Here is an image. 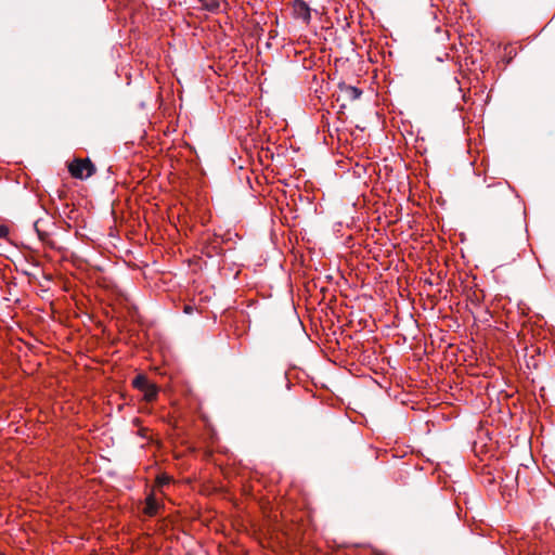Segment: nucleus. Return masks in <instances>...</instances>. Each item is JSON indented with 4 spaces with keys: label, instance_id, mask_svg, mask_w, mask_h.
<instances>
[{
    "label": "nucleus",
    "instance_id": "f257e3e1",
    "mask_svg": "<svg viewBox=\"0 0 555 555\" xmlns=\"http://www.w3.org/2000/svg\"><path fill=\"white\" fill-rule=\"evenodd\" d=\"M509 196L508 186L504 183H496L488 185L482 197L483 201L490 206H500Z\"/></svg>",
    "mask_w": 555,
    "mask_h": 555
},
{
    "label": "nucleus",
    "instance_id": "f03ea898",
    "mask_svg": "<svg viewBox=\"0 0 555 555\" xmlns=\"http://www.w3.org/2000/svg\"><path fill=\"white\" fill-rule=\"evenodd\" d=\"M68 171L74 178L83 180L91 177L95 168L89 159L76 158L68 165Z\"/></svg>",
    "mask_w": 555,
    "mask_h": 555
},
{
    "label": "nucleus",
    "instance_id": "7ed1b4c3",
    "mask_svg": "<svg viewBox=\"0 0 555 555\" xmlns=\"http://www.w3.org/2000/svg\"><path fill=\"white\" fill-rule=\"evenodd\" d=\"M132 385L143 393L145 401L152 402L157 398L158 388L155 384L151 383L146 376L141 374L135 376L132 380Z\"/></svg>",
    "mask_w": 555,
    "mask_h": 555
},
{
    "label": "nucleus",
    "instance_id": "20e7f679",
    "mask_svg": "<svg viewBox=\"0 0 555 555\" xmlns=\"http://www.w3.org/2000/svg\"><path fill=\"white\" fill-rule=\"evenodd\" d=\"M293 15L297 20H301L305 24L311 21V9L309 4L302 0L293 1Z\"/></svg>",
    "mask_w": 555,
    "mask_h": 555
},
{
    "label": "nucleus",
    "instance_id": "39448f33",
    "mask_svg": "<svg viewBox=\"0 0 555 555\" xmlns=\"http://www.w3.org/2000/svg\"><path fill=\"white\" fill-rule=\"evenodd\" d=\"M339 88L345 96L351 101L359 99L362 94V91L353 86L340 85Z\"/></svg>",
    "mask_w": 555,
    "mask_h": 555
},
{
    "label": "nucleus",
    "instance_id": "423d86ee",
    "mask_svg": "<svg viewBox=\"0 0 555 555\" xmlns=\"http://www.w3.org/2000/svg\"><path fill=\"white\" fill-rule=\"evenodd\" d=\"M159 508V504L153 495L146 498L144 513L149 516H154L157 514Z\"/></svg>",
    "mask_w": 555,
    "mask_h": 555
},
{
    "label": "nucleus",
    "instance_id": "0eeeda50",
    "mask_svg": "<svg viewBox=\"0 0 555 555\" xmlns=\"http://www.w3.org/2000/svg\"><path fill=\"white\" fill-rule=\"evenodd\" d=\"M41 222H42L41 220H36L34 222V229H35L36 233L38 234V237L41 242L51 245V242L49 240V234L46 231L41 230V227H40Z\"/></svg>",
    "mask_w": 555,
    "mask_h": 555
},
{
    "label": "nucleus",
    "instance_id": "6e6552de",
    "mask_svg": "<svg viewBox=\"0 0 555 555\" xmlns=\"http://www.w3.org/2000/svg\"><path fill=\"white\" fill-rule=\"evenodd\" d=\"M202 3L203 9L209 12H216L220 8V0H197Z\"/></svg>",
    "mask_w": 555,
    "mask_h": 555
},
{
    "label": "nucleus",
    "instance_id": "1a4fd4ad",
    "mask_svg": "<svg viewBox=\"0 0 555 555\" xmlns=\"http://www.w3.org/2000/svg\"><path fill=\"white\" fill-rule=\"evenodd\" d=\"M10 230L5 224H0V240L9 242Z\"/></svg>",
    "mask_w": 555,
    "mask_h": 555
},
{
    "label": "nucleus",
    "instance_id": "9d476101",
    "mask_svg": "<svg viewBox=\"0 0 555 555\" xmlns=\"http://www.w3.org/2000/svg\"><path fill=\"white\" fill-rule=\"evenodd\" d=\"M169 482V477L167 476H162L158 478V483L159 485H165V483H168Z\"/></svg>",
    "mask_w": 555,
    "mask_h": 555
},
{
    "label": "nucleus",
    "instance_id": "9b49d317",
    "mask_svg": "<svg viewBox=\"0 0 555 555\" xmlns=\"http://www.w3.org/2000/svg\"><path fill=\"white\" fill-rule=\"evenodd\" d=\"M192 310H193V309H192V307H191V306H189V305H186V306L184 307V312H185V313H192Z\"/></svg>",
    "mask_w": 555,
    "mask_h": 555
},
{
    "label": "nucleus",
    "instance_id": "f8f14e48",
    "mask_svg": "<svg viewBox=\"0 0 555 555\" xmlns=\"http://www.w3.org/2000/svg\"><path fill=\"white\" fill-rule=\"evenodd\" d=\"M0 555H4L3 553H0Z\"/></svg>",
    "mask_w": 555,
    "mask_h": 555
}]
</instances>
